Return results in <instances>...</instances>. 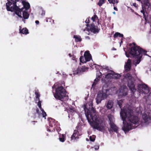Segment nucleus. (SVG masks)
I'll list each match as a JSON object with an SVG mask.
<instances>
[{"label":"nucleus","instance_id":"nucleus-14","mask_svg":"<svg viewBox=\"0 0 151 151\" xmlns=\"http://www.w3.org/2000/svg\"><path fill=\"white\" fill-rule=\"evenodd\" d=\"M84 56L86 62L90 61L92 59L91 55L88 51H86L85 52Z\"/></svg>","mask_w":151,"mask_h":151},{"label":"nucleus","instance_id":"nucleus-35","mask_svg":"<svg viewBox=\"0 0 151 151\" xmlns=\"http://www.w3.org/2000/svg\"><path fill=\"white\" fill-rule=\"evenodd\" d=\"M89 139L91 141L94 142L95 139V138L94 137L90 136Z\"/></svg>","mask_w":151,"mask_h":151},{"label":"nucleus","instance_id":"nucleus-3","mask_svg":"<svg viewBox=\"0 0 151 151\" xmlns=\"http://www.w3.org/2000/svg\"><path fill=\"white\" fill-rule=\"evenodd\" d=\"M132 44L134 46L131 47L128 51L126 52L125 55L128 58L129 56V54H131L133 56H137V63L139 64L141 61L142 55H146L147 51L143 50L139 46L136 45L135 42H133Z\"/></svg>","mask_w":151,"mask_h":151},{"label":"nucleus","instance_id":"nucleus-59","mask_svg":"<svg viewBox=\"0 0 151 151\" xmlns=\"http://www.w3.org/2000/svg\"><path fill=\"white\" fill-rule=\"evenodd\" d=\"M54 129H55L54 128H53V130H54Z\"/></svg>","mask_w":151,"mask_h":151},{"label":"nucleus","instance_id":"nucleus-32","mask_svg":"<svg viewBox=\"0 0 151 151\" xmlns=\"http://www.w3.org/2000/svg\"><path fill=\"white\" fill-rule=\"evenodd\" d=\"M41 111H42V115L43 117H45L47 115V114L44 111L43 109H42V110H41Z\"/></svg>","mask_w":151,"mask_h":151},{"label":"nucleus","instance_id":"nucleus-49","mask_svg":"<svg viewBox=\"0 0 151 151\" xmlns=\"http://www.w3.org/2000/svg\"><path fill=\"white\" fill-rule=\"evenodd\" d=\"M52 88H55V84L54 85V86H53V87H52Z\"/></svg>","mask_w":151,"mask_h":151},{"label":"nucleus","instance_id":"nucleus-60","mask_svg":"<svg viewBox=\"0 0 151 151\" xmlns=\"http://www.w3.org/2000/svg\"><path fill=\"white\" fill-rule=\"evenodd\" d=\"M114 1H115V0H114Z\"/></svg>","mask_w":151,"mask_h":151},{"label":"nucleus","instance_id":"nucleus-51","mask_svg":"<svg viewBox=\"0 0 151 151\" xmlns=\"http://www.w3.org/2000/svg\"><path fill=\"white\" fill-rule=\"evenodd\" d=\"M115 2L116 3H117L118 2V1L117 0H116Z\"/></svg>","mask_w":151,"mask_h":151},{"label":"nucleus","instance_id":"nucleus-11","mask_svg":"<svg viewBox=\"0 0 151 151\" xmlns=\"http://www.w3.org/2000/svg\"><path fill=\"white\" fill-rule=\"evenodd\" d=\"M82 135L81 132H80L78 130H74V132L73 135L71 137V140H75L79 138V137Z\"/></svg>","mask_w":151,"mask_h":151},{"label":"nucleus","instance_id":"nucleus-2","mask_svg":"<svg viewBox=\"0 0 151 151\" xmlns=\"http://www.w3.org/2000/svg\"><path fill=\"white\" fill-rule=\"evenodd\" d=\"M8 2L6 4V9L7 11L11 12H14L18 16L21 18L22 17V16L21 12H22L23 17L24 19H27L29 17V14L27 11H23L24 8L20 9L17 6V2L19 1V0H7Z\"/></svg>","mask_w":151,"mask_h":151},{"label":"nucleus","instance_id":"nucleus-12","mask_svg":"<svg viewBox=\"0 0 151 151\" xmlns=\"http://www.w3.org/2000/svg\"><path fill=\"white\" fill-rule=\"evenodd\" d=\"M111 73H107L106 75V77H109L111 75L113 76V78L115 79H119L121 77V75L118 73H116L113 71L110 70Z\"/></svg>","mask_w":151,"mask_h":151},{"label":"nucleus","instance_id":"nucleus-40","mask_svg":"<svg viewBox=\"0 0 151 151\" xmlns=\"http://www.w3.org/2000/svg\"><path fill=\"white\" fill-rule=\"evenodd\" d=\"M45 12L44 11H43V10H42V13L41 14V15L42 16H44L45 15Z\"/></svg>","mask_w":151,"mask_h":151},{"label":"nucleus","instance_id":"nucleus-57","mask_svg":"<svg viewBox=\"0 0 151 151\" xmlns=\"http://www.w3.org/2000/svg\"><path fill=\"white\" fill-rule=\"evenodd\" d=\"M33 110H34H34H35V109H33Z\"/></svg>","mask_w":151,"mask_h":151},{"label":"nucleus","instance_id":"nucleus-44","mask_svg":"<svg viewBox=\"0 0 151 151\" xmlns=\"http://www.w3.org/2000/svg\"><path fill=\"white\" fill-rule=\"evenodd\" d=\"M133 6L137 8V4L135 3H133Z\"/></svg>","mask_w":151,"mask_h":151},{"label":"nucleus","instance_id":"nucleus-13","mask_svg":"<svg viewBox=\"0 0 151 151\" xmlns=\"http://www.w3.org/2000/svg\"><path fill=\"white\" fill-rule=\"evenodd\" d=\"M142 7H145V9H148L150 8V4L148 0H142L141 1Z\"/></svg>","mask_w":151,"mask_h":151},{"label":"nucleus","instance_id":"nucleus-45","mask_svg":"<svg viewBox=\"0 0 151 151\" xmlns=\"http://www.w3.org/2000/svg\"><path fill=\"white\" fill-rule=\"evenodd\" d=\"M85 22L86 23H88L89 22V18L87 19H86V20L85 21Z\"/></svg>","mask_w":151,"mask_h":151},{"label":"nucleus","instance_id":"nucleus-15","mask_svg":"<svg viewBox=\"0 0 151 151\" xmlns=\"http://www.w3.org/2000/svg\"><path fill=\"white\" fill-rule=\"evenodd\" d=\"M49 122V126L50 127H53V126H55L58 123L57 121H56L55 120L51 118H48Z\"/></svg>","mask_w":151,"mask_h":151},{"label":"nucleus","instance_id":"nucleus-37","mask_svg":"<svg viewBox=\"0 0 151 151\" xmlns=\"http://www.w3.org/2000/svg\"><path fill=\"white\" fill-rule=\"evenodd\" d=\"M108 1L109 2V3L110 4H114L115 3V1H114V0H108Z\"/></svg>","mask_w":151,"mask_h":151},{"label":"nucleus","instance_id":"nucleus-18","mask_svg":"<svg viewBox=\"0 0 151 151\" xmlns=\"http://www.w3.org/2000/svg\"><path fill=\"white\" fill-rule=\"evenodd\" d=\"M110 125L112 131L117 133L118 132V128L116 125L114 123Z\"/></svg>","mask_w":151,"mask_h":151},{"label":"nucleus","instance_id":"nucleus-1","mask_svg":"<svg viewBox=\"0 0 151 151\" xmlns=\"http://www.w3.org/2000/svg\"><path fill=\"white\" fill-rule=\"evenodd\" d=\"M133 114V111L132 109L121 110L120 115L122 120L124 121L127 117L128 121L130 122L129 123L124 124L122 129L125 132H128L130 130L135 128L136 127L135 125L133 126L132 124H135L138 122V117Z\"/></svg>","mask_w":151,"mask_h":151},{"label":"nucleus","instance_id":"nucleus-17","mask_svg":"<svg viewBox=\"0 0 151 151\" xmlns=\"http://www.w3.org/2000/svg\"><path fill=\"white\" fill-rule=\"evenodd\" d=\"M22 4L23 5V8L25 9V10L27 11V10L30 8V5L29 4L28 2L24 1H22Z\"/></svg>","mask_w":151,"mask_h":151},{"label":"nucleus","instance_id":"nucleus-53","mask_svg":"<svg viewBox=\"0 0 151 151\" xmlns=\"http://www.w3.org/2000/svg\"><path fill=\"white\" fill-rule=\"evenodd\" d=\"M87 38H88V39H90V37H89V36H87Z\"/></svg>","mask_w":151,"mask_h":151},{"label":"nucleus","instance_id":"nucleus-23","mask_svg":"<svg viewBox=\"0 0 151 151\" xmlns=\"http://www.w3.org/2000/svg\"><path fill=\"white\" fill-rule=\"evenodd\" d=\"M101 76V75L99 76H98L97 77V75L96 78L94 80V81L92 85V86L93 87H95L96 85L97 84V82L100 80Z\"/></svg>","mask_w":151,"mask_h":151},{"label":"nucleus","instance_id":"nucleus-34","mask_svg":"<svg viewBox=\"0 0 151 151\" xmlns=\"http://www.w3.org/2000/svg\"><path fill=\"white\" fill-rule=\"evenodd\" d=\"M142 7V10L141 11V13H142V14H143L144 17H145V11H146V9H145V7H143H143Z\"/></svg>","mask_w":151,"mask_h":151},{"label":"nucleus","instance_id":"nucleus-33","mask_svg":"<svg viewBox=\"0 0 151 151\" xmlns=\"http://www.w3.org/2000/svg\"><path fill=\"white\" fill-rule=\"evenodd\" d=\"M142 118L144 120L145 122H146L147 121L148 117L146 115H144L142 116Z\"/></svg>","mask_w":151,"mask_h":151},{"label":"nucleus","instance_id":"nucleus-39","mask_svg":"<svg viewBox=\"0 0 151 151\" xmlns=\"http://www.w3.org/2000/svg\"><path fill=\"white\" fill-rule=\"evenodd\" d=\"M99 145H96L94 146V148L95 150H98L99 148Z\"/></svg>","mask_w":151,"mask_h":151},{"label":"nucleus","instance_id":"nucleus-47","mask_svg":"<svg viewBox=\"0 0 151 151\" xmlns=\"http://www.w3.org/2000/svg\"><path fill=\"white\" fill-rule=\"evenodd\" d=\"M35 22L37 24H38L39 23V22L38 20H36Z\"/></svg>","mask_w":151,"mask_h":151},{"label":"nucleus","instance_id":"nucleus-4","mask_svg":"<svg viewBox=\"0 0 151 151\" xmlns=\"http://www.w3.org/2000/svg\"><path fill=\"white\" fill-rule=\"evenodd\" d=\"M84 110L85 115L87 119L90 123H93V128L96 129L99 126V124L95 122L97 120V116L94 113H91L89 110L86 108V106H84Z\"/></svg>","mask_w":151,"mask_h":151},{"label":"nucleus","instance_id":"nucleus-41","mask_svg":"<svg viewBox=\"0 0 151 151\" xmlns=\"http://www.w3.org/2000/svg\"><path fill=\"white\" fill-rule=\"evenodd\" d=\"M103 69H105L106 70H108L109 71H110V70H109V68L108 66H106V67H105V68H104Z\"/></svg>","mask_w":151,"mask_h":151},{"label":"nucleus","instance_id":"nucleus-21","mask_svg":"<svg viewBox=\"0 0 151 151\" xmlns=\"http://www.w3.org/2000/svg\"><path fill=\"white\" fill-rule=\"evenodd\" d=\"M113 105V102L111 100H109L107 103L106 107L108 109H111L112 108Z\"/></svg>","mask_w":151,"mask_h":151},{"label":"nucleus","instance_id":"nucleus-22","mask_svg":"<svg viewBox=\"0 0 151 151\" xmlns=\"http://www.w3.org/2000/svg\"><path fill=\"white\" fill-rule=\"evenodd\" d=\"M36 112H35L34 114V115L33 116V117L34 118H36L37 117L36 115L37 114L38 115V117H40V115H41V113L40 111L37 108L36 109Z\"/></svg>","mask_w":151,"mask_h":151},{"label":"nucleus","instance_id":"nucleus-19","mask_svg":"<svg viewBox=\"0 0 151 151\" xmlns=\"http://www.w3.org/2000/svg\"><path fill=\"white\" fill-rule=\"evenodd\" d=\"M107 117L109 119V124L114 123V119L113 116L111 115H108L107 116Z\"/></svg>","mask_w":151,"mask_h":151},{"label":"nucleus","instance_id":"nucleus-24","mask_svg":"<svg viewBox=\"0 0 151 151\" xmlns=\"http://www.w3.org/2000/svg\"><path fill=\"white\" fill-rule=\"evenodd\" d=\"M73 37L75 39V41L76 42H80L82 40L81 37L79 35H74Z\"/></svg>","mask_w":151,"mask_h":151},{"label":"nucleus","instance_id":"nucleus-50","mask_svg":"<svg viewBox=\"0 0 151 151\" xmlns=\"http://www.w3.org/2000/svg\"><path fill=\"white\" fill-rule=\"evenodd\" d=\"M48 131H49L50 132H51L50 129H48L47 130Z\"/></svg>","mask_w":151,"mask_h":151},{"label":"nucleus","instance_id":"nucleus-7","mask_svg":"<svg viewBox=\"0 0 151 151\" xmlns=\"http://www.w3.org/2000/svg\"><path fill=\"white\" fill-rule=\"evenodd\" d=\"M107 95L106 93H98L96 98V102L97 104L101 103V101L107 98Z\"/></svg>","mask_w":151,"mask_h":151},{"label":"nucleus","instance_id":"nucleus-30","mask_svg":"<svg viewBox=\"0 0 151 151\" xmlns=\"http://www.w3.org/2000/svg\"><path fill=\"white\" fill-rule=\"evenodd\" d=\"M80 62L83 63H86V61H84V57L83 56H81L80 58Z\"/></svg>","mask_w":151,"mask_h":151},{"label":"nucleus","instance_id":"nucleus-29","mask_svg":"<svg viewBox=\"0 0 151 151\" xmlns=\"http://www.w3.org/2000/svg\"><path fill=\"white\" fill-rule=\"evenodd\" d=\"M35 94L36 95V99H37L38 100H40L39 97H40V94L38 90L36 91Z\"/></svg>","mask_w":151,"mask_h":151},{"label":"nucleus","instance_id":"nucleus-16","mask_svg":"<svg viewBox=\"0 0 151 151\" xmlns=\"http://www.w3.org/2000/svg\"><path fill=\"white\" fill-rule=\"evenodd\" d=\"M131 61L130 59H128L124 65V68L126 70L129 71L131 68Z\"/></svg>","mask_w":151,"mask_h":151},{"label":"nucleus","instance_id":"nucleus-48","mask_svg":"<svg viewBox=\"0 0 151 151\" xmlns=\"http://www.w3.org/2000/svg\"><path fill=\"white\" fill-rule=\"evenodd\" d=\"M114 9L115 10H116V11H117V8H116V7H114Z\"/></svg>","mask_w":151,"mask_h":151},{"label":"nucleus","instance_id":"nucleus-28","mask_svg":"<svg viewBox=\"0 0 151 151\" xmlns=\"http://www.w3.org/2000/svg\"><path fill=\"white\" fill-rule=\"evenodd\" d=\"M105 0H99L97 4L99 6H101L105 3Z\"/></svg>","mask_w":151,"mask_h":151},{"label":"nucleus","instance_id":"nucleus-54","mask_svg":"<svg viewBox=\"0 0 151 151\" xmlns=\"http://www.w3.org/2000/svg\"><path fill=\"white\" fill-rule=\"evenodd\" d=\"M79 128V126H77L76 127V128L77 129H78V128Z\"/></svg>","mask_w":151,"mask_h":151},{"label":"nucleus","instance_id":"nucleus-6","mask_svg":"<svg viewBox=\"0 0 151 151\" xmlns=\"http://www.w3.org/2000/svg\"><path fill=\"white\" fill-rule=\"evenodd\" d=\"M125 79L127 81V86L129 89L133 92L135 91L136 89L135 87V86L133 81L132 80V76L130 73H128L124 75Z\"/></svg>","mask_w":151,"mask_h":151},{"label":"nucleus","instance_id":"nucleus-26","mask_svg":"<svg viewBox=\"0 0 151 151\" xmlns=\"http://www.w3.org/2000/svg\"><path fill=\"white\" fill-rule=\"evenodd\" d=\"M96 129L100 131L103 132L104 131L105 128L104 126H99V127H98L97 129Z\"/></svg>","mask_w":151,"mask_h":151},{"label":"nucleus","instance_id":"nucleus-20","mask_svg":"<svg viewBox=\"0 0 151 151\" xmlns=\"http://www.w3.org/2000/svg\"><path fill=\"white\" fill-rule=\"evenodd\" d=\"M19 27L20 28L19 29L20 33L25 34V35L29 33L28 30L26 28H23L22 29L20 26H19Z\"/></svg>","mask_w":151,"mask_h":151},{"label":"nucleus","instance_id":"nucleus-36","mask_svg":"<svg viewBox=\"0 0 151 151\" xmlns=\"http://www.w3.org/2000/svg\"><path fill=\"white\" fill-rule=\"evenodd\" d=\"M119 33L116 32L114 35V38H116L119 37Z\"/></svg>","mask_w":151,"mask_h":151},{"label":"nucleus","instance_id":"nucleus-43","mask_svg":"<svg viewBox=\"0 0 151 151\" xmlns=\"http://www.w3.org/2000/svg\"><path fill=\"white\" fill-rule=\"evenodd\" d=\"M127 95V92H125L124 93H123L122 94V96H125Z\"/></svg>","mask_w":151,"mask_h":151},{"label":"nucleus","instance_id":"nucleus-31","mask_svg":"<svg viewBox=\"0 0 151 151\" xmlns=\"http://www.w3.org/2000/svg\"><path fill=\"white\" fill-rule=\"evenodd\" d=\"M39 101L37 103V106L39 107L40 108V110H42L43 109L41 107V101H40V100H38Z\"/></svg>","mask_w":151,"mask_h":151},{"label":"nucleus","instance_id":"nucleus-58","mask_svg":"<svg viewBox=\"0 0 151 151\" xmlns=\"http://www.w3.org/2000/svg\"><path fill=\"white\" fill-rule=\"evenodd\" d=\"M113 13H114V14H115V12H113Z\"/></svg>","mask_w":151,"mask_h":151},{"label":"nucleus","instance_id":"nucleus-5","mask_svg":"<svg viewBox=\"0 0 151 151\" xmlns=\"http://www.w3.org/2000/svg\"><path fill=\"white\" fill-rule=\"evenodd\" d=\"M66 95L65 90L62 86L57 88L55 89V92L54 94V96L56 99L61 101L63 100Z\"/></svg>","mask_w":151,"mask_h":151},{"label":"nucleus","instance_id":"nucleus-27","mask_svg":"<svg viewBox=\"0 0 151 151\" xmlns=\"http://www.w3.org/2000/svg\"><path fill=\"white\" fill-rule=\"evenodd\" d=\"M123 101L122 100H120L117 101V103L119 107L121 109L122 107V105L123 103Z\"/></svg>","mask_w":151,"mask_h":151},{"label":"nucleus","instance_id":"nucleus-56","mask_svg":"<svg viewBox=\"0 0 151 151\" xmlns=\"http://www.w3.org/2000/svg\"><path fill=\"white\" fill-rule=\"evenodd\" d=\"M137 0L138 1H141V0Z\"/></svg>","mask_w":151,"mask_h":151},{"label":"nucleus","instance_id":"nucleus-42","mask_svg":"<svg viewBox=\"0 0 151 151\" xmlns=\"http://www.w3.org/2000/svg\"><path fill=\"white\" fill-rule=\"evenodd\" d=\"M70 111L72 112H73L75 111V110H74V108H70Z\"/></svg>","mask_w":151,"mask_h":151},{"label":"nucleus","instance_id":"nucleus-46","mask_svg":"<svg viewBox=\"0 0 151 151\" xmlns=\"http://www.w3.org/2000/svg\"><path fill=\"white\" fill-rule=\"evenodd\" d=\"M119 37H123V35L122 34H121L119 33Z\"/></svg>","mask_w":151,"mask_h":151},{"label":"nucleus","instance_id":"nucleus-52","mask_svg":"<svg viewBox=\"0 0 151 151\" xmlns=\"http://www.w3.org/2000/svg\"><path fill=\"white\" fill-rule=\"evenodd\" d=\"M32 122H34V123H35V122H37V121H32Z\"/></svg>","mask_w":151,"mask_h":151},{"label":"nucleus","instance_id":"nucleus-8","mask_svg":"<svg viewBox=\"0 0 151 151\" xmlns=\"http://www.w3.org/2000/svg\"><path fill=\"white\" fill-rule=\"evenodd\" d=\"M139 90L145 94L149 93V89L147 86L145 84H139L138 86Z\"/></svg>","mask_w":151,"mask_h":151},{"label":"nucleus","instance_id":"nucleus-38","mask_svg":"<svg viewBox=\"0 0 151 151\" xmlns=\"http://www.w3.org/2000/svg\"><path fill=\"white\" fill-rule=\"evenodd\" d=\"M97 17V15L95 14L93 17H92L91 19L93 21H94L95 20V19Z\"/></svg>","mask_w":151,"mask_h":151},{"label":"nucleus","instance_id":"nucleus-10","mask_svg":"<svg viewBox=\"0 0 151 151\" xmlns=\"http://www.w3.org/2000/svg\"><path fill=\"white\" fill-rule=\"evenodd\" d=\"M88 69V68L85 66H81L77 68L76 70L74 71V74L80 75L81 73L86 71Z\"/></svg>","mask_w":151,"mask_h":151},{"label":"nucleus","instance_id":"nucleus-25","mask_svg":"<svg viewBox=\"0 0 151 151\" xmlns=\"http://www.w3.org/2000/svg\"><path fill=\"white\" fill-rule=\"evenodd\" d=\"M65 135L63 134H60V135L59 137V140L60 141L62 142H63L65 140Z\"/></svg>","mask_w":151,"mask_h":151},{"label":"nucleus","instance_id":"nucleus-9","mask_svg":"<svg viewBox=\"0 0 151 151\" xmlns=\"http://www.w3.org/2000/svg\"><path fill=\"white\" fill-rule=\"evenodd\" d=\"M86 26L88 27V29L94 33H98L100 29H98V27L95 26L94 24L90 25L87 24Z\"/></svg>","mask_w":151,"mask_h":151},{"label":"nucleus","instance_id":"nucleus-55","mask_svg":"<svg viewBox=\"0 0 151 151\" xmlns=\"http://www.w3.org/2000/svg\"><path fill=\"white\" fill-rule=\"evenodd\" d=\"M129 45L130 46H131L132 45V44L131 43L129 44Z\"/></svg>","mask_w":151,"mask_h":151}]
</instances>
